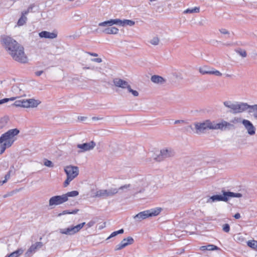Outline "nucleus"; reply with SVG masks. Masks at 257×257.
<instances>
[{
	"label": "nucleus",
	"instance_id": "obj_45",
	"mask_svg": "<svg viewBox=\"0 0 257 257\" xmlns=\"http://www.w3.org/2000/svg\"><path fill=\"white\" fill-rule=\"evenodd\" d=\"M95 223V221L91 220L87 223L86 225L88 227H91L92 226H93Z\"/></svg>",
	"mask_w": 257,
	"mask_h": 257
},
{
	"label": "nucleus",
	"instance_id": "obj_2",
	"mask_svg": "<svg viewBox=\"0 0 257 257\" xmlns=\"http://www.w3.org/2000/svg\"><path fill=\"white\" fill-rule=\"evenodd\" d=\"M20 131L17 128L9 130L0 137V155L4 153L7 148H10L16 141L15 136Z\"/></svg>",
	"mask_w": 257,
	"mask_h": 257
},
{
	"label": "nucleus",
	"instance_id": "obj_47",
	"mask_svg": "<svg viewBox=\"0 0 257 257\" xmlns=\"http://www.w3.org/2000/svg\"><path fill=\"white\" fill-rule=\"evenodd\" d=\"M131 185L130 184H126L122 186H121L119 189L123 190L124 189H128L130 188Z\"/></svg>",
	"mask_w": 257,
	"mask_h": 257
},
{
	"label": "nucleus",
	"instance_id": "obj_49",
	"mask_svg": "<svg viewBox=\"0 0 257 257\" xmlns=\"http://www.w3.org/2000/svg\"><path fill=\"white\" fill-rule=\"evenodd\" d=\"M10 178V173H7L5 176V180L4 181H6V182H7V181Z\"/></svg>",
	"mask_w": 257,
	"mask_h": 257
},
{
	"label": "nucleus",
	"instance_id": "obj_21",
	"mask_svg": "<svg viewBox=\"0 0 257 257\" xmlns=\"http://www.w3.org/2000/svg\"><path fill=\"white\" fill-rule=\"evenodd\" d=\"M151 80L153 82L158 84H163L166 82L164 78L156 75H153L151 78Z\"/></svg>",
	"mask_w": 257,
	"mask_h": 257
},
{
	"label": "nucleus",
	"instance_id": "obj_60",
	"mask_svg": "<svg viewBox=\"0 0 257 257\" xmlns=\"http://www.w3.org/2000/svg\"><path fill=\"white\" fill-rule=\"evenodd\" d=\"M84 69H91L90 67H85L84 68ZM92 69H93V68H91Z\"/></svg>",
	"mask_w": 257,
	"mask_h": 257
},
{
	"label": "nucleus",
	"instance_id": "obj_32",
	"mask_svg": "<svg viewBox=\"0 0 257 257\" xmlns=\"http://www.w3.org/2000/svg\"><path fill=\"white\" fill-rule=\"evenodd\" d=\"M25 99L16 100L13 105L16 107H24Z\"/></svg>",
	"mask_w": 257,
	"mask_h": 257
},
{
	"label": "nucleus",
	"instance_id": "obj_27",
	"mask_svg": "<svg viewBox=\"0 0 257 257\" xmlns=\"http://www.w3.org/2000/svg\"><path fill=\"white\" fill-rule=\"evenodd\" d=\"M247 244L252 249L257 250V241L254 240H249L247 241Z\"/></svg>",
	"mask_w": 257,
	"mask_h": 257
},
{
	"label": "nucleus",
	"instance_id": "obj_53",
	"mask_svg": "<svg viewBox=\"0 0 257 257\" xmlns=\"http://www.w3.org/2000/svg\"><path fill=\"white\" fill-rule=\"evenodd\" d=\"M102 119V117H99L94 116V117H92V119L93 120H101Z\"/></svg>",
	"mask_w": 257,
	"mask_h": 257
},
{
	"label": "nucleus",
	"instance_id": "obj_43",
	"mask_svg": "<svg viewBox=\"0 0 257 257\" xmlns=\"http://www.w3.org/2000/svg\"><path fill=\"white\" fill-rule=\"evenodd\" d=\"M73 179L71 178L70 177H67V179L64 182V186L65 187H67L70 183V182Z\"/></svg>",
	"mask_w": 257,
	"mask_h": 257
},
{
	"label": "nucleus",
	"instance_id": "obj_17",
	"mask_svg": "<svg viewBox=\"0 0 257 257\" xmlns=\"http://www.w3.org/2000/svg\"><path fill=\"white\" fill-rule=\"evenodd\" d=\"M113 25H117L118 26H122V20L118 19H110L108 21L99 23L98 24V26L106 27L112 26Z\"/></svg>",
	"mask_w": 257,
	"mask_h": 257
},
{
	"label": "nucleus",
	"instance_id": "obj_42",
	"mask_svg": "<svg viewBox=\"0 0 257 257\" xmlns=\"http://www.w3.org/2000/svg\"><path fill=\"white\" fill-rule=\"evenodd\" d=\"M223 230L225 232H228L230 230V226L228 224H225L223 225Z\"/></svg>",
	"mask_w": 257,
	"mask_h": 257
},
{
	"label": "nucleus",
	"instance_id": "obj_6",
	"mask_svg": "<svg viewBox=\"0 0 257 257\" xmlns=\"http://www.w3.org/2000/svg\"><path fill=\"white\" fill-rule=\"evenodd\" d=\"M13 53H14V54L10 53L9 55H11L14 60L21 63H26L27 62L28 58L24 52V48L22 45L15 49Z\"/></svg>",
	"mask_w": 257,
	"mask_h": 257
},
{
	"label": "nucleus",
	"instance_id": "obj_9",
	"mask_svg": "<svg viewBox=\"0 0 257 257\" xmlns=\"http://www.w3.org/2000/svg\"><path fill=\"white\" fill-rule=\"evenodd\" d=\"M199 71L202 75L209 74L214 75L217 76H222V73L220 72L207 66H203L200 67Z\"/></svg>",
	"mask_w": 257,
	"mask_h": 257
},
{
	"label": "nucleus",
	"instance_id": "obj_7",
	"mask_svg": "<svg viewBox=\"0 0 257 257\" xmlns=\"http://www.w3.org/2000/svg\"><path fill=\"white\" fill-rule=\"evenodd\" d=\"M175 155V152L171 148H164L160 151V154L155 158L157 162H161L166 159L172 158Z\"/></svg>",
	"mask_w": 257,
	"mask_h": 257
},
{
	"label": "nucleus",
	"instance_id": "obj_40",
	"mask_svg": "<svg viewBox=\"0 0 257 257\" xmlns=\"http://www.w3.org/2000/svg\"><path fill=\"white\" fill-rule=\"evenodd\" d=\"M127 89L128 91L131 93L134 96H138L139 95V92L136 90L132 89L131 88L130 85H129Z\"/></svg>",
	"mask_w": 257,
	"mask_h": 257
},
{
	"label": "nucleus",
	"instance_id": "obj_18",
	"mask_svg": "<svg viewBox=\"0 0 257 257\" xmlns=\"http://www.w3.org/2000/svg\"><path fill=\"white\" fill-rule=\"evenodd\" d=\"M113 83L116 87L122 89L127 88L130 85L127 81L118 78H114Z\"/></svg>",
	"mask_w": 257,
	"mask_h": 257
},
{
	"label": "nucleus",
	"instance_id": "obj_3",
	"mask_svg": "<svg viewBox=\"0 0 257 257\" xmlns=\"http://www.w3.org/2000/svg\"><path fill=\"white\" fill-rule=\"evenodd\" d=\"M222 195H215L211 196L206 201L208 203H211L215 201L227 202L229 198L237 197L240 198L242 196L241 193H234L230 191H226L224 190L221 191Z\"/></svg>",
	"mask_w": 257,
	"mask_h": 257
},
{
	"label": "nucleus",
	"instance_id": "obj_19",
	"mask_svg": "<svg viewBox=\"0 0 257 257\" xmlns=\"http://www.w3.org/2000/svg\"><path fill=\"white\" fill-rule=\"evenodd\" d=\"M40 103V101L33 98L25 99L24 107H36Z\"/></svg>",
	"mask_w": 257,
	"mask_h": 257
},
{
	"label": "nucleus",
	"instance_id": "obj_12",
	"mask_svg": "<svg viewBox=\"0 0 257 257\" xmlns=\"http://www.w3.org/2000/svg\"><path fill=\"white\" fill-rule=\"evenodd\" d=\"M96 146L95 143L92 141L89 143L83 144H79L76 145V147L79 150L78 151V153H81L84 152L92 150Z\"/></svg>",
	"mask_w": 257,
	"mask_h": 257
},
{
	"label": "nucleus",
	"instance_id": "obj_22",
	"mask_svg": "<svg viewBox=\"0 0 257 257\" xmlns=\"http://www.w3.org/2000/svg\"><path fill=\"white\" fill-rule=\"evenodd\" d=\"M103 32L107 34H116L118 29L115 27L106 28L103 30Z\"/></svg>",
	"mask_w": 257,
	"mask_h": 257
},
{
	"label": "nucleus",
	"instance_id": "obj_25",
	"mask_svg": "<svg viewBox=\"0 0 257 257\" xmlns=\"http://www.w3.org/2000/svg\"><path fill=\"white\" fill-rule=\"evenodd\" d=\"M106 189L104 190H99L97 191L95 193L94 196L96 197H106Z\"/></svg>",
	"mask_w": 257,
	"mask_h": 257
},
{
	"label": "nucleus",
	"instance_id": "obj_14",
	"mask_svg": "<svg viewBox=\"0 0 257 257\" xmlns=\"http://www.w3.org/2000/svg\"><path fill=\"white\" fill-rule=\"evenodd\" d=\"M241 123L249 135L253 136L255 134V127L251 121L247 119H243Z\"/></svg>",
	"mask_w": 257,
	"mask_h": 257
},
{
	"label": "nucleus",
	"instance_id": "obj_44",
	"mask_svg": "<svg viewBox=\"0 0 257 257\" xmlns=\"http://www.w3.org/2000/svg\"><path fill=\"white\" fill-rule=\"evenodd\" d=\"M12 90L13 92H17V91L20 92L21 90L19 89L18 86H14L12 87Z\"/></svg>",
	"mask_w": 257,
	"mask_h": 257
},
{
	"label": "nucleus",
	"instance_id": "obj_52",
	"mask_svg": "<svg viewBox=\"0 0 257 257\" xmlns=\"http://www.w3.org/2000/svg\"><path fill=\"white\" fill-rule=\"evenodd\" d=\"M43 73V71H37L35 72V74L38 76H40L42 73Z\"/></svg>",
	"mask_w": 257,
	"mask_h": 257
},
{
	"label": "nucleus",
	"instance_id": "obj_38",
	"mask_svg": "<svg viewBox=\"0 0 257 257\" xmlns=\"http://www.w3.org/2000/svg\"><path fill=\"white\" fill-rule=\"evenodd\" d=\"M207 250H220L217 246L213 244L206 245Z\"/></svg>",
	"mask_w": 257,
	"mask_h": 257
},
{
	"label": "nucleus",
	"instance_id": "obj_4",
	"mask_svg": "<svg viewBox=\"0 0 257 257\" xmlns=\"http://www.w3.org/2000/svg\"><path fill=\"white\" fill-rule=\"evenodd\" d=\"M2 43L9 54H14V50L21 46L15 40L9 36L3 37L2 38Z\"/></svg>",
	"mask_w": 257,
	"mask_h": 257
},
{
	"label": "nucleus",
	"instance_id": "obj_51",
	"mask_svg": "<svg viewBox=\"0 0 257 257\" xmlns=\"http://www.w3.org/2000/svg\"><path fill=\"white\" fill-rule=\"evenodd\" d=\"M234 217L237 219H239L240 218V215L239 213H236L234 214Z\"/></svg>",
	"mask_w": 257,
	"mask_h": 257
},
{
	"label": "nucleus",
	"instance_id": "obj_50",
	"mask_svg": "<svg viewBox=\"0 0 257 257\" xmlns=\"http://www.w3.org/2000/svg\"><path fill=\"white\" fill-rule=\"evenodd\" d=\"M185 121L184 120H176L175 121L174 123L177 124V123H184Z\"/></svg>",
	"mask_w": 257,
	"mask_h": 257
},
{
	"label": "nucleus",
	"instance_id": "obj_54",
	"mask_svg": "<svg viewBox=\"0 0 257 257\" xmlns=\"http://www.w3.org/2000/svg\"><path fill=\"white\" fill-rule=\"evenodd\" d=\"M200 249L201 250H203V251L207 250L206 245L201 246L200 247Z\"/></svg>",
	"mask_w": 257,
	"mask_h": 257
},
{
	"label": "nucleus",
	"instance_id": "obj_5",
	"mask_svg": "<svg viewBox=\"0 0 257 257\" xmlns=\"http://www.w3.org/2000/svg\"><path fill=\"white\" fill-rule=\"evenodd\" d=\"M162 210V209L161 207L151 209L139 213L135 215L134 218L137 221H141L142 220L149 217L157 216L160 213Z\"/></svg>",
	"mask_w": 257,
	"mask_h": 257
},
{
	"label": "nucleus",
	"instance_id": "obj_23",
	"mask_svg": "<svg viewBox=\"0 0 257 257\" xmlns=\"http://www.w3.org/2000/svg\"><path fill=\"white\" fill-rule=\"evenodd\" d=\"M24 252V249L22 248H18L16 251L11 253L7 255L5 257H19Z\"/></svg>",
	"mask_w": 257,
	"mask_h": 257
},
{
	"label": "nucleus",
	"instance_id": "obj_13",
	"mask_svg": "<svg viewBox=\"0 0 257 257\" xmlns=\"http://www.w3.org/2000/svg\"><path fill=\"white\" fill-rule=\"evenodd\" d=\"M64 171L67 175V177H70L72 179L76 177L79 174L78 168L71 165L65 167Z\"/></svg>",
	"mask_w": 257,
	"mask_h": 257
},
{
	"label": "nucleus",
	"instance_id": "obj_8",
	"mask_svg": "<svg viewBox=\"0 0 257 257\" xmlns=\"http://www.w3.org/2000/svg\"><path fill=\"white\" fill-rule=\"evenodd\" d=\"M85 224V222H83L76 226H71L67 228L60 229L59 232L61 234L72 235L79 232Z\"/></svg>",
	"mask_w": 257,
	"mask_h": 257
},
{
	"label": "nucleus",
	"instance_id": "obj_39",
	"mask_svg": "<svg viewBox=\"0 0 257 257\" xmlns=\"http://www.w3.org/2000/svg\"><path fill=\"white\" fill-rule=\"evenodd\" d=\"M219 31L222 34L227 35V38H230V32L227 30H226L225 29H224V28H221V29H219Z\"/></svg>",
	"mask_w": 257,
	"mask_h": 257
},
{
	"label": "nucleus",
	"instance_id": "obj_24",
	"mask_svg": "<svg viewBox=\"0 0 257 257\" xmlns=\"http://www.w3.org/2000/svg\"><path fill=\"white\" fill-rule=\"evenodd\" d=\"M26 14H24L23 12H22V15L21 18L19 19L17 25L19 26H22L24 25L27 20V18L26 17Z\"/></svg>",
	"mask_w": 257,
	"mask_h": 257
},
{
	"label": "nucleus",
	"instance_id": "obj_34",
	"mask_svg": "<svg viewBox=\"0 0 257 257\" xmlns=\"http://www.w3.org/2000/svg\"><path fill=\"white\" fill-rule=\"evenodd\" d=\"M160 40L158 37H155L150 40L149 43L153 45H158L159 43Z\"/></svg>",
	"mask_w": 257,
	"mask_h": 257
},
{
	"label": "nucleus",
	"instance_id": "obj_11",
	"mask_svg": "<svg viewBox=\"0 0 257 257\" xmlns=\"http://www.w3.org/2000/svg\"><path fill=\"white\" fill-rule=\"evenodd\" d=\"M67 201L66 196L62 195L54 196L50 198L49 201V205L50 206L53 205H58L61 204Z\"/></svg>",
	"mask_w": 257,
	"mask_h": 257
},
{
	"label": "nucleus",
	"instance_id": "obj_33",
	"mask_svg": "<svg viewBox=\"0 0 257 257\" xmlns=\"http://www.w3.org/2000/svg\"><path fill=\"white\" fill-rule=\"evenodd\" d=\"M124 232V230L123 229H119V230L115 231L111 233V234L110 235V236L107 238V239H108L110 238H112L113 237H114L116 236L117 235L119 234H122Z\"/></svg>",
	"mask_w": 257,
	"mask_h": 257
},
{
	"label": "nucleus",
	"instance_id": "obj_1",
	"mask_svg": "<svg viewBox=\"0 0 257 257\" xmlns=\"http://www.w3.org/2000/svg\"><path fill=\"white\" fill-rule=\"evenodd\" d=\"M195 129V133L197 134L205 133L206 130H221L226 128L229 129L233 127V124L226 121L223 120L220 123H215L209 119H206L202 122H196L194 123Z\"/></svg>",
	"mask_w": 257,
	"mask_h": 257
},
{
	"label": "nucleus",
	"instance_id": "obj_26",
	"mask_svg": "<svg viewBox=\"0 0 257 257\" xmlns=\"http://www.w3.org/2000/svg\"><path fill=\"white\" fill-rule=\"evenodd\" d=\"M118 191V189L116 188H110L106 189V197L112 196L116 194Z\"/></svg>",
	"mask_w": 257,
	"mask_h": 257
},
{
	"label": "nucleus",
	"instance_id": "obj_59",
	"mask_svg": "<svg viewBox=\"0 0 257 257\" xmlns=\"http://www.w3.org/2000/svg\"><path fill=\"white\" fill-rule=\"evenodd\" d=\"M226 77H230V76H231V75L227 74L226 75Z\"/></svg>",
	"mask_w": 257,
	"mask_h": 257
},
{
	"label": "nucleus",
	"instance_id": "obj_48",
	"mask_svg": "<svg viewBox=\"0 0 257 257\" xmlns=\"http://www.w3.org/2000/svg\"><path fill=\"white\" fill-rule=\"evenodd\" d=\"M91 60L93 62H97V63H100L102 62V59L100 58H93V59H92Z\"/></svg>",
	"mask_w": 257,
	"mask_h": 257
},
{
	"label": "nucleus",
	"instance_id": "obj_28",
	"mask_svg": "<svg viewBox=\"0 0 257 257\" xmlns=\"http://www.w3.org/2000/svg\"><path fill=\"white\" fill-rule=\"evenodd\" d=\"M200 9L199 7H195L192 9H188L184 11V14L198 13L199 12Z\"/></svg>",
	"mask_w": 257,
	"mask_h": 257
},
{
	"label": "nucleus",
	"instance_id": "obj_46",
	"mask_svg": "<svg viewBox=\"0 0 257 257\" xmlns=\"http://www.w3.org/2000/svg\"><path fill=\"white\" fill-rule=\"evenodd\" d=\"M33 9L32 6H30L26 11L22 12L24 14L27 15Z\"/></svg>",
	"mask_w": 257,
	"mask_h": 257
},
{
	"label": "nucleus",
	"instance_id": "obj_55",
	"mask_svg": "<svg viewBox=\"0 0 257 257\" xmlns=\"http://www.w3.org/2000/svg\"><path fill=\"white\" fill-rule=\"evenodd\" d=\"M91 56H94V57H97L98 56V54H96V53H91V52H88V53Z\"/></svg>",
	"mask_w": 257,
	"mask_h": 257
},
{
	"label": "nucleus",
	"instance_id": "obj_15",
	"mask_svg": "<svg viewBox=\"0 0 257 257\" xmlns=\"http://www.w3.org/2000/svg\"><path fill=\"white\" fill-rule=\"evenodd\" d=\"M134 242V239L131 236H128L127 238L123 239L117 245H116L115 250H120L126 246L132 244Z\"/></svg>",
	"mask_w": 257,
	"mask_h": 257
},
{
	"label": "nucleus",
	"instance_id": "obj_36",
	"mask_svg": "<svg viewBox=\"0 0 257 257\" xmlns=\"http://www.w3.org/2000/svg\"><path fill=\"white\" fill-rule=\"evenodd\" d=\"M78 209L74 210L71 212L69 211L68 210H64L62 213H59L58 215V216H61L62 215H65V214H76L78 212Z\"/></svg>",
	"mask_w": 257,
	"mask_h": 257
},
{
	"label": "nucleus",
	"instance_id": "obj_41",
	"mask_svg": "<svg viewBox=\"0 0 257 257\" xmlns=\"http://www.w3.org/2000/svg\"><path fill=\"white\" fill-rule=\"evenodd\" d=\"M44 165H45L47 167H53V163L48 160H46L44 162Z\"/></svg>",
	"mask_w": 257,
	"mask_h": 257
},
{
	"label": "nucleus",
	"instance_id": "obj_31",
	"mask_svg": "<svg viewBox=\"0 0 257 257\" xmlns=\"http://www.w3.org/2000/svg\"><path fill=\"white\" fill-rule=\"evenodd\" d=\"M135 24V22L132 20H122V26H124L126 25L132 26Z\"/></svg>",
	"mask_w": 257,
	"mask_h": 257
},
{
	"label": "nucleus",
	"instance_id": "obj_37",
	"mask_svg": "<svg viewBox=\"0 0 257 257\" xmlns=\"http://www.w3.org/2000/svg\"><path fill=\"white\" fill-rule=\"evenodd\" d=\"M18 97V96L12 97L10 98H4L3 99H1L0 100V105L3 104L4 103L7 102L9 101H13V100H15Z\"/></svg>",
	"mask_w": 257,
	"mask_h": 257
},
{
	"label": "nucleus",
	"instance_id": "obj_30",
	"mask_svg": "<svg viewBox=\"0 0 257 257\" xmlns=\"http://www.w3.org/2000/svg\"><path fill=\"white\" fill-rule=\"evenodd\" d=\"M235 51L243 58H245L247 56L246 51L241 48L237 49Z\"/></svg>",
	"mask_w": 257,
	"mask_h": 257
},
{
	"label": "nucleus",
	"instance_id": "obj_35",
	"mask_svg": "<svg viewBox=\"0 0 257 257\" xmlns=\"http://www.w3.org/2000/svg\"><path fill=\"white\" fill-rule=\"evenodd\" d=\"M19 190H20V189H16V190H13L11 192H8L7 193H6V194H5L3 196V197L5 198H7V197H8L10 196H12L14 194L18 192L19 191Z\"/></svg>",
	"mask_w": 257,
	"mask_h": 257
},
{
	"label": "nucleus",
	"instance_id": "obj_10",
	"mask_svg": "<svg viewBox=\"0 0 257 257\" xmlns=\"http://www.w3.org/2000/svg\"><path fill=\"white\" fill-rule=\"evenodd\" d=\"M44 245L42 242L38 241L32 244L25 252V257H31L34 253L41 249Z\"/></svg>",
	"mask_w": 257,
	"mask_h": 257
},
{
	"label": "nucleus",
	"instance_id": "obj_20",
	"mask_svg": "<svg viewBox=\"0 0 257 257\" xmlns=\"http://www.w3.org/2000/svg\"><path fill=\"white\" fill-rule=\"evenodd\" d=\"M41 38H45L48 39H54L57 37V35L55 33H51L47 31H42L39 34Z\"/></svg>",
	"mask_w": 257,
	"mask_h": 257
},
{
	"label": "nucleus",
	"instance_id": "obj_57",
	"mask_svg": "<svg viewBox=\"0 0 257 257\" xmlns=\"http://www.w3.org/2000/svg\"><path fill=\"white\" fill-rule=\"evenodd\" d=\"M188 129L193 130V127L191 125H188L186 127V131H188Z\"/></svg>",
	"mask_w": 257,
	"mask_h": 257
},
{
	"label": "nucleus",
	"instance_id": "obj_61",
	"mask_svg": "<svg viewBox=\"0 0 257 257\" xmlns=\"http://www.w3.org/2000/svg\"><path fill=\"white\" fill-rule=\"evenodd\" d=\"M199 24H200V25H203V24L202 23V22H199Z\"/></svg>",
	"mask_w": 257,
	"mask_h": 257
},
{
	"label": "nucleus",
	"instance_id": "obj_16",
	"mask_svg": "<svg viewBox=\"0 0 257 257\" xmlns=\"http://www.w3.org/2000/svg\"><path fill=\"white\" fill-rule=\"evenodd\" d=\"M148 185L149 183L147 181L146 178H143L139 180L137 182V184L135 185V187L134 188V189L136 190V192H135V194H137L143 192L144 188Z\"/></svg>",
	"mask_w": 257,
	"mask_h": 257
},
{
	"label": "nucleus",
	"instance_id": "obj_29",
	"mask_svg": "<svg viewBox=\"0 0 257 257\" xmlns=\"http://www.w3.org/2000/svg\"><path fill=\"white\" fill-rule=\"evenodd\" d=\"M78 194L79 192L77 191H72L64 194V196H66V198L68 200L69 197H75L78 195Z\"/></svg>",
	"mask_w": 257,
	"mask_h": 257
},
{
	"label": "nucleus",
	"instance_id": "obj_58",
	"mask_svg": "<svg viewBox=\"0 0 257 257\" xmlns=\"http://www.w3.org/2000/svg\"><path fill=\"white\" fill-rule=\"evenodd\" d=\"M6 183V181H4H4H0V186L3 185L4 183Z\"/></svg>",
	"mask_w": 257,
	"mask_h": 257
},
{
	"label": "nucleus",
	"instance_id": "obj_56",
	"mask_svg": "<svg viewBox=\"0 0 257 257\" xmlns=\"http://www.w3.org/2000/svg\"><path fill=\"white\" fill-rule=\"evenodd\" d=\"M14 168V166H13L11 167L10 170H9V172L7 173H10V176H11V172H12L13 169Z\"/></svg>",
	"mask_w": 257,
	"mask_h": 257
}]
</instances>
